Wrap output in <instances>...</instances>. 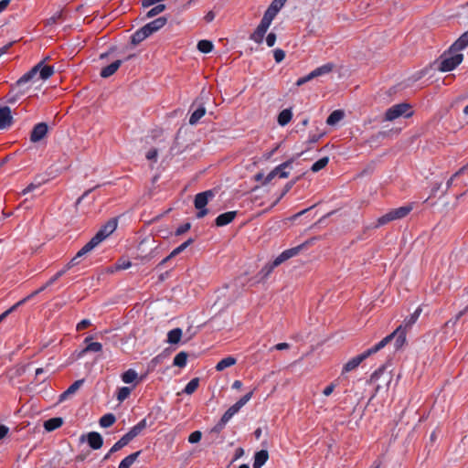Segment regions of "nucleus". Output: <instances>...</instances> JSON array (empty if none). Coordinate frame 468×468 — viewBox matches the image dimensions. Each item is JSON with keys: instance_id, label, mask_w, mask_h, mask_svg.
Segmentation results:
<instances>
[{"instance_id": "c9c22d12", "label": "nucleus", "mask_w": 468, "mask_h": 468, "mask_svg": "<svg viewBox=\"0 0 468 468\" xmlns=\"http://www.w3.org/2000/svg\"><path fill=\"white\" fill-rule=\"evenodd\" d=\"M48 57L41 59L37 64H36L33 68H31V87L37 83V72L38 70L44 66L46 63V59H48Z\"/></svg>"}, {"instance_id": "473e14b6", "label": "nucleus", "mask_w": 468, "mask_h": 468, "mask_svg": "<svg viewBox=\"0 0 468 468\" xmlns=\"http://www.w3.org/2000/svg\"><path fill=\"white\" fill-rule=\"evenodd\" d=\"M182 337V330L180 328H175L168 332L167 342L169 344H177Z\"/></svg>"}, {"instance_id": "3c124183", "label": "nucleus", "mask_w": 468, "mask_h": 468, "mask_svg": "<svg viewBox=\"0 0 468 468\" xmlns=\"http://www.w3.org/2000/svg\"><path fill=\"white\" fill-rule=\"evenodd\" d=\"M202 438V433L199 431H195L188 436V441L190 443H197Z\"/></svg>"}, {"instance_id": "6e6d98bb", "label": "nucleus", "mask_w": 468, "mask_h": 468, "mask_svg": "<svg viewBox=\"0 0 468 468\" xmlns=\"http://www.w3.org/2000/svg\"><path fill=\"white\" fill-rule=\"evenodd\" d=\"M132 266L131 261L126 260H119L116 262V269L117 270H127Z\"/></svg>"}, {"instance_id": "9d476101", "label": "nucleus", "mask_w": 468, "mask_h": 468, "mask_svg": "<svg viewBox=\"0 0 468 468\" xmlns=\"http://www.w3.org/2000/svg\"><path fill=\"white\" fill-rule=\"evenodd\" d=\"M167 23V18L165 16H160L143 27L144 30L147 33L148 37L152 34L157 32L162 27L165 26Z\"/></svg>"}, {"instance_id": "de8ad7c7", "label": "nucleus", "mask_w": 468, "mask_h": 468, "mask_svg": "<svg viewBox=\"0 0 468 468\" xmlns=\"http://www.w3.org/2000/svg\"><path fill=\"white\" fill-rule=\"evenodd\" d=\"M102 350V345L99 342H90L83 349L82 353L86 352H101Z\"/></svg>"}, {"instance_id": "4be33fe9", "label": "nucleus", "mask_w": 468, "mask_h": 468, "mask_svg": "<svg viewBox=\"0 0 468 468\" xmlns=\"http://www.w3.org/2000/svg\"><path fill=\"white\" fill-rule=\"evenodd\" d=\"M333 69H334L333 63H326V64H324V65L316 68L315 69L311 71L309 74L313 80V79L320 77L322 75L330 73L333 70Z\"/></svg>"}, {"instance_id": "bf43d9fd", "label": "nucleus", "mask_w": 468, "mask_h": 468, "mask_svg": "<svg viewBox=\"0 0 468 468\" xmlns=\"http://www.w3.org/2000/svg\"><path fill=\"white\" fill-rule=\"evenodd\" d=\"M227 421H223L221 418L220 420L212 428L211 431L215 433H219L225 428Z\"/></svg>"}, {"instance_id": "69168bd1", "label": "nucleus", "mask_w": 468, "mask_h": 468, "mask_svg": "<svg viewBox=\"0 0 468 468\" xmlns=\"http://www.w3.org/2000/svg\"><path fill=\"white\" fill-rule=\"evenodd\" d=\"M335 388V383H331L330 385H328L327 387L324 388V389L323 390V394L325 397H328V396H330L333 393Z\"/></svg>"}, {"instance_id": "37998d69", "label": "nucleus", "mask_w": 468, "mask_h": 468, "mask_svg": "<svg viewBox=\"0 0 468 468\" xmlns=\"http://www.w3.org/2000/svg\"><path fill=\"white\" fill-rule=\"evenodd\" d=\"M198 385H199V378H192L185 387L184 392L186 394L190 395L197 390V388H198Z\"/></svg>"}, {"instance_id": "13d9d810", "label": "nucleus", "mask_w": 468, "mask_h": 468, "mask_svg": "<svg viewBox=\"0 0 468 468\" xmlns=\"http://www.w3.org/2000/svg\"><path fill=\"white\" fill-rule=\"evenodd\" d=\"M465 170H466V166H463V167H462V168H460L456 173H454V174L451 176V178L447 181V184H446V185H447V188H449V187L452 186V184L453 180H454L457 176H459L460 175L463 174Z\"/></svg>"}, {"instance_id": "09e8293b", "label": "nucleus", "mask_w": 468, "mask_h": 468, "mask_svg": "<svg viewBox=\"0 0 468 468\" xmlns=\"http://www.w3.org/2000/svg\"><path fill=\"white\" fill-rule=\"evenodd\" d=\"M386 370L385 366H381L378 369H377L370 377V382L375 383L378 382L379 378L384 374Z\"/></svg>"}, {"instance_id": "bb28decb", "label": "nucleus", "mask_w": 468, "mask_h": 468, "mask_svg": "<svg viewBox=\"0 0 468 468\" xmlns=\"http://www.w3.org/2000/svg\"><path fill=\"white\" fill-rule=\"evenodd\" d=\"M452 49L462 51L468 46V30L464 32L454 43L451 45Z\"/></svg>"}, {"instance_id": "f03ea898", "label": "nucleus", "mask_w": 468, "mask_h": 468, "mask_svg": "<svg viewBox=\"0 0 468 468\" xmlns=\"http://www.w3.org/2000/svg\"><path fill=\"white\" fill-rule=\"evenodd\" d=\"M463 60V55L450 46L434 62L438 71L448 72L456 69Z\"/></svg>"}, {"instance_id": "aec40b11", "label": "nucleus", "mask_w": 468, "mask_h": 468, "mask_svg": "<svg viewBox=\"0 0 468 468\" xmlns=\"http://www.w3.org/2000/svg\"><path fill=\"white\" fill-rule=\"evenodd\" d=\"M293 163V159H290L278 166H276L273 170L277 174V176L280 178H286L289 176V171L287 169L292 168V165Z\"/></svg>"}, {"instance_id": "a878e982", "label": "nucleus", "mask_w": 468, "mask_h": 468, "mask_svg": "<svg viewBox=\"0 0 468 468\" xmlns=\"http://www.w3.org/2000/svg\"><path fill=\"white\" fill-rule=\"evenodd\" d=\"M141 452H142V451H137V452L126 456L123 460H122L118 468H130L133 464V463L137 460V458L140 456Z\"/></svg>"}, {"instance_id": "c756f323", "label": "nucleus", "mask_w": 468, "mask_h": 468, "mask_svg": "<svg viewBox=\"0 0 468 468\" xmlns=\"http://www.w3.org/2000/svg\"><path fill=\"white\" fill-rule=\"evenodd\" d=\"M148 37L147 33L144 30L143 27L136 30L131 37V43L133 46L138 45L142 41H144L145 38Z\"/></svg>"}, {"instance_id": "7c9ffc66", "label": "nucleus", "mask_w": 468, "mask_h": 468, "mask_svg": "<svg viewBox=\"0 0 468 468\" xmlns=\"http://www.w3.org/2000/svg\"><path fill=\"white\" fill-rule=\"evenodd\" d=\"M292 117V112L290 109L282 110L278 115V123L281 126H285L290 122Z\"/></svg>"}, {"instance_id": "5701e85b", "label": "nucleus", "mask_w": 468, "mask_h": 468, "mask_svg": "<svg viewBox=\"0 0 468 468\" xmlns=\"http://www.w3.org/2000/svg\"><path fill=\"white\" fill-rule=\"evenodd\" d=\"M83 382V379H79L71 384L63 393L60 394L59 401H64L69 396L74 394L82 386Z\"/></svg>"}, {"instance_id": "4c0bfd02", "label": "nucleus", "mask_w": 468, "mask_h": 468, "mask_svg": "<svg viewBox=\"0 0 468 468\" xmlns=\"http://www.w3.org/2000/svg\"><path fill=\"white\" fill-rule=\"evenodd\" d=\"M266 32L267 31L265 29L258 26L254 32L250 35V38L254 42L261 44L263 41Z\"/></svg>"}, {"instance_id": "79ce46f5", "label": "nucleus", "mask_w": 468, "mask_h": 468, "mask_svg": "<svg viewBox=\"0 0 468 468\" xmlns=\"http://www.w3.org/2000/svg\"><path fill=\"white\" fill-rule=\"evenodd\" d=\"M328 163H329L328 156L322 157L318 161H316L315 163L313 164L311 170L314 173H317L320 170H322L323 168H324L328 165Z\"/></svg>"}, {"instance_id": "e2e57ef3", "label": "nucleus", "mask_w": 468, "mask_h": 468, "mask_svg": "<svg viewBox=\"0 0 468 468\" xmlns=\"http://www.w3.org/2000/svg\"><path fill=\"white\" fill-rule=\"evenodd\" d=\"M276 35L272 32L269 33L267 37H266V43L268 45V47H273L275 45V42H276Z\"/></svg>"}, {"instance_id": "864d4df0", "label": "nucleus", "mask_w": 468, "mask_h": 468, "mask_svg": "<svg viewBox=\"0 0 468 468\" xmlns=\"http://www.w3.org/2000/svg\"><path fill=\"white\" fill-rule=\"evenodd\" d=\"M190 228L191 224L189 222L184 223L176 229L175 234L176 236H180L188 231Z\"/></svg>"}, {"instance_id": "338daca9", "label": "nucleus", "mask_w": 468, "mask_h": 468, "mask_svg": "<svg viewBox=\"0 0 468 468\" xmlns=\"http://www.w3.org/2000/svg\"><path fill=\"white\" fill-rule=\"evenodd\" d=\"M156 157H157V150L153 148V149H150L147 153H146V158L148 160H153V161H156Z\"/></svg>"}, {"instance_id": "0e129e2a", "label": "nucleus", "mask_w": 468, "mask_h": 468, "mask_svg": "<svg viewBox=\"0 0 468 468\" xmlns=\"http://www.w3.org/2000/svg\"><path fill=\"white\" fill-rule=\"evenodd\" d=\"M277 266H274V261L271 262V263H269L267 265H265L261 271L264 272L265 276H268L272 271L274 268H276Z\"/></svg>"}, {"instance_id": "5fc2aeb1", "label": "nucleus", "mask_w": 468, "mask_h": 468, "mask_svg": "<svg viewBox=\"0 0 468 468\" xmlns=\"http://www.w3.org/2000/svg\"><path fill=\"white\" fill-rule=\"evenodd\" d=\"M273 58L277 63H280L284 59L285 52L281 48H277L273 51Z\"/></svg>"}, {"instance_id": "4d7b16f0", "label": "nucleus", "mask_w": 468, "mask_h": 468, "mask_svg": "<svg viewBox=\"0 0 468 468\" xmlns=\"http://www.w3.org/2000/svg\"><path fill=\"white\" fill-rule=\"evenodd\" d=\"M44 373H45V372H44L43 368H37V369L36 370V377H35V378H36V380H37L39 383H45V381H46V380H47V378H48V375H46V374L42 377V375H43Z\"/></svg>"}, {"instance_id": "a19ab883", "label": "nucleus", "mask_w": 468, "mask_h": 468, "mask_svg": "<svg viewBox=\"0 0 468 468\" xmlns=\"http://www.w3.org/2000/svg\"><path fill=\"white\" fill-rule=\"evenodd\" d=\"M213 48V43L207 39L200 40L197 43V49L205 54L211 52Z\"/></svg>"}, {"instance_id": "f257e3e1", "label": "nucleus", "mask_w": 468, "mask_h": 468, "mask_svg": "<svg viewBox=\"0 0 468 468\" xmlns=\"http://www.w3.org/2000/svg\"><path fill=\"white\" fill-rule=\"evenodd\" d=\"M392 339H395L396 349H399L405 345V332L403 331L402 327H397V329L393 333L384 337L381 341L373 346L371 348H368L362 354L347 361L343 367L342 373L350 372L356 369L366 358L381 350Z\"/></svg>"}, {"instance_id": "4468645a", "label": "nucleus", "mask_w": 468, "mask_h": 468, "mask_svg": "<svg viewBox=\"0 0 468 468\" xmlns=\"http://www.w3.org/2000/svg\"><path fill=\"white\" fill-rule=\"evenodd\" d=\"M13 123L11 110L7 106L0 107V129H7Z\"/></svg>"}, {"instance_id": "72a5a7b5", "label": "nucleus", "mask_w": 468, "mask_h": 468, "mask_svg": "<svg viewBox=\"0 0 468 468\" xmlns=\"http://www.w3.org/2000/svg\"><path fill=\"white\" fill-rule=\"evenodd\" d=\"M344 118V112L341 110H335L327 117L326 123L328 125H335Z\"/></svg>"}, {"instance_id": "49530a36", "label": "nucleus", "mask_w": 468, "mask_h": 468, "mask_svg": "<svg viewBox=\"0 0 468 468\" xmlns=\"http://www.w3.org/2000/svg\"><path fill=\"white\" fill-rule=\"evenodd\" d=\"M132 388L129 387H122L118 389L117 399L120 402L125 400L131 394Z\"/></svg>"}, {"instance_id": "6e6552de", "label": "nucleus", "mask_w": 468, "mask_h": 468, "mask_svg": "<svg viewBox=\"0 0 468 468\" xmlns=\"http://www.w3.org/2000/svg\"><path fill=\"white\" fill-rule=\"evenodd\" d=\"M253 392L250 391L240 398L234 405L229 407L222 415L223 421L229 422L231 418L251 399Z\"/></svg>"}, {"instance_id": "9b49d317", "label": "nucleus", "mask_w": 468, "mask_h": 468, "mask_svg": "<svg viewBox=\"0 0 468 468\" xmlns=\"http://www.w3.org/2000/svg\"><path fill=\"white\" fill-rule=\"evenodd\" d=\"M27 80H29V71L26 72L11 88V90L8 94L10 101H15L18 99V95L22 92L21 87L23 84L27 83Z\"/></svg>"}, {"instance_id": "b1692460", "label": "nucleus", "mask_w": 468, "mask_h": 468, "mask_svg": "<svg viewBox=\"0 0 468 468\" xmlns=\"http://www.w3.org/2000/svg\"><path fill=\"white\" fill-rule=\"evenodd\" d=\"M63 422V419L60 417L51 418L44 422V428L47 431H53L60 428Z\"/></svg>"}, {"instance_id": "412c9836", "label": "nucleus", "mask_w": 468, "mask_h": 468, "mask_svg": "<svg viewBox=\"0 0 468 468\" xmlns=\"http://www.w3.org/2000/svg\"><path fill=\"white\" fill-rule=\"evenodd\" d=\"M269 459V453L266 450H261L254 455L253 468H261Z\"/></svg>"}, {"instance_id": "c85d7f7f", "label": "nucleus", "mask_w": 468, "mask_h": 468, "mask_svg": "<svg viewBox=\"0 0 468 468\" xmlns=\"http://www.w3.org/2000/svg\"><path fill=\"white\" fill-rule=\"evenodd\" d=\"M27 297H25L21 301L15 303L13 306H11L9 309L5 311L3 314H0V323L4 321L8 315L13 314L18 311V309L27 302Z\"/></svg>"}, {"instance_id": "2eb2a0df", "label": "nucleus", "mask_w": 468, "mask_h": 468, "mask_svg": "<svg viewBox=\"0 0 468 468\" xmlns=\"http://www.w3.org/2000/svg\"><path fill=\"white\" fill-rule=\"evenodd\" d=\"M153 422L147 423V419L144 418L140 420L136 425L130 429V431L125 433V435L129 438L130 441H133L135 437H137L147 426H151Z\"/></svg>"}, {"instance_id": "774afa93", "label": "nucleus", "mask_w": 468, "mask_h": 468, "mask_svg": "<svg viewBox=\"0 0 468 468\" xmlns=\"http://www.w3.org/2000/svg\"><path fill=\"white\" fill-rule=\"evenodd\" d=\"M272 21L265 18V17H262L261 20V23L259 24V27L265 29L266 31L268 30V28L270 27Z\"/></svg>"}, {"instance_id": "1a4fd4ad", "label": "nucleus", "mask_w": 468, "mask_h": 468, "mask_svg": "<svg viewBox=\"0 0 468 468\" xmlns=\"http://www.w3.org/2000/svg\"><path fill=\"white\" fill-rule=\"evenodd\" d=\"M116 228H117L116 219H111L99 229V231L92 237V239L98 244H100L107 237H109L116 229Z\"/></svg>"}, {"instance_id": "20e7f679", "label": "nucleus", "mask_w": 468, "mask_h": 468, "mask_svg": "<svg viewBox=\"0 0 468 468\" xmlns=\"http://www.w3.org/2000/svg\"><path fill=\"white\" fill-rule=\"evenodd\" d=\"M410 109V104L406 102L395 104L386 111L384 119L385 121L391 122L399 118L400 116L409 118L413 114V112H411Z\"/></svg>"}, {"instance_id": "a211bd4d", "label": "nucleus", "mask_w": 468, "mask_h": 468, "mask_svg": "<svg viewBox=\"0 0 468 468\" xmlns=\"http://www.w3.org/2000/svg\"><path fill=\"white\" fill-rule=\"evenodd\" d=\"M421 312L422 309L420 307H418L414 311V313L411 314L410 316L406 317L403 321V324L399 326L402 327L403 331L405 332V335H407V328H410L412 324H414L417 322Z\"/></svg>"}, {"instance_id": "e433bc0d", "label": "nucleus", "mask_w": 468, "mask_h": 468, "mask_svg": "<svg viewBox=\"0 0 468 468\" xmlns=\"http://www.w3.org/2000/svg\"><path fill=\"white\" fill-rule=\"evenodd\" d=\"M188 355L186 352H179L174 358L173 365L178 367H184L186 365Z\"/></svg>"}, {"instance_id": "ddd939ff", "label": "nucleus", "mask_w": 468, "mask_h": 468, "mask_svg": "<svg viewBox=\"0 0 468 468\" xmlns=\"http://www.w3.org/2000/svg\"><path fill=\"white\" fill-rule=\"evenodd\" d=\"M302 248H303V245H300V246H297V247H294V248H291V249L285 250L277 258H275V260H274V266H279L280 264H282L285 261H287V260L296 256L299 253V251L301 250Z\"/></svg>"}, {"instance_id": "6ab92c4d", "label": "nucleus", "mask_w": 468, "mask_h": 468, "mask_svg": "<svg viewBox=\"0 0 468 468\" xmlns=\"http://www.w3.org/2000/svg\"><path fill=\"white\" fill-rule=\"evenodd\" d=\"M122 63V60L117 59V60L113 61L112 63H111L110 65L102 68L101 70L100 76L104 79L112 76L118 70V69L121 67Z\"/></svg>"}, {"instance_id": "680f3d73", "label": "nucleus", "mask_w": 468, "mask_h": 468, "mask_svg": "<svg viewBox=\"0 0 468 468\" xmlns=\"http://www.w3.org/2000/svg\"><path fill=\"white\" fill-rule=\"evenodd\" d=\"M286 1L287 0H273L270 5L279 12Z\"/></svg>"}, {"instance_id": "f704fd0d", "label": "nucleus", "mask_w": 468, "mask_h": 468, "mask_svg": "<svg viewBox=\"0 0 468 468\" xmlns=\"http://www.w3.org/2000/svg\"><path fill=\"white\" fill-rule=\"evenodd\" d=\"M116 421V418L115 416L112 414V413H107V414H104L101 419H100V425L102 427V428H109L111 427L112 425L114 424V422Z\"/></svg>"}, {"instance_id": "7ed1b4c3", "label": "nucleus", "mask_w": 468, "mask_h": 468, "mask_svg": "<svg viewBox=\"0 0 468 468\" xmlns=\"http://www.w3.org/2000/svg\"><path fill=\"white\" fill-rule=\"evenodd\" d=\"M413 209L412 205H406L397 208L390 209L383 216L378 218L375 228H379L391 221L406 218Z\"/></svg>"}, {"instance_id": "603ef678", "label": "nucleus", "mask_w": 468, "mask_h": 468, "mask_svg": "<svg viewBox=\"0 0 468 468\" xmlns=\"http://www.w3.org/2000/svg\"><path fill=\"white\" fill-rule=\"evenodd\" d=\"M278 14V11H276L274 9V7H271V5H269V7L267 8V10L265 11L264 15H263V17L272 21L275 16H277Z\"/></svg>"}, {"instance_id": "f3484780", "label": "nucleus", "mask_w": 468, "mask_h": 468, "mask_svg": "<svg viewBox=\"0 0 468 468\" xmlns=\"http://www.w3.org/2000/svg\"><path fill=\"white\" fill-rule=\"evenodd\" d=\"M236 216H237V211H228V212L222 213L217 217V218L215 220V224L218 227L226 226V225L229 224L230 222H232L234 220V218H236Z\"/></svg>"}, {"instance_id": "ea45409f", "label": "nucleus", "mask_w": 468, "mask_h": 468, "mask_svg": "<svg viewBox=\"0 0 468 468\" xmlns=\"http://www.w3.org/2000/svg\"><path fill=\"white\" fill-rule=\"evenodd\" d=\"M131 441L124 434L118 441H116L112 447L110 449V453L116 452L126 446Z\"/></svg>"}, {"instance_id": "423d86ee", "label": "nucleus", "mask_w": 468, "mask_h": 468, "mask_svg": "<svg viewBox=\"0 0 468 468\" xmlns=\"http://www.w3.org/2000/svg\"><path fill=\"white\" fill-rule=\"evenodd\" d=\"M213 197L214 194L212 190H207L196 195L194 204L195 207L198 209V212L197 214V217L198 218H202L207 214L208 210L206 208V206L208 203V199Z\"/></svg>"}, {"instance_id": "052dcab7", "label": "nucleus", "mask_w": 468, "mask_h": 468, "mask_svg": "<svg viewBox=\"0 0 468 468\" xmlns=\"http://www.w3.org/2000/svg\"><path fill=\"white\" fill-rule=\"evenodd\" d=\"M90 325V321L88 319H83L80 323H78L76 328L78 331H82Z\"/></svg>"}, {"instance_id": "dca6fc26", "label": "nucleus", "mask_w": 468, "mask_h": 468, "mask_svg": "<svg viewBox=\"0 0 468 468\" xmlns=\"http://www.w3.org/2000/svg\"><path fill=\"white\" fill-rule=\"evenodd\" d=\"M89 446L93 450H99L103 445V439L99 432L90 431L87 434Z\"/></svg>"}, {"instance_id": "39448f33", "label": "nucleus", "mask_w": 468, "mask_h": 468, "mask_svg": "<svg viewBox=\"0 0 468 468\" xmlns=\"http://www.w3.org/2000/svg\"><path fill=\"white\" fill-rule=\"evenodd\" d=\"M84 255H86V254L84 252H82L81 250H80L77 252V254L75 255V257L67 264V266L64 269H62L59 271H58L52 278H50L45 283V285L41 286L40 288H38L37 290H36L34 292H31V298L34 297L35 295L38 294L42 291H44L48 286H49L52 283H54L58 278H60L72 266L77 265L80 262L79 259L81 258Z\"/></svg>"}, {"instance_id": "f8f14e48", "label": "nucleus", "mask_w": 468, "mask_h": 468, "mask_svg": "<svg viewBox=\"0 0 468 468\" xmlns=\"http://www.w3.org/2000/svg\"><path fill=\"white\" fill-rule=\"evenodd\" d=\"M54 74V67L45 64L37 72V83H36L35 90H40L42 86V82L40 80L45 81L49 79Z\"/></svg>"}, {"instance_id": "2f4dec72", "label": "nucleus", "mask_w": 468, "mask_h": 468, "mask_svg": "<svg viewBox=\"0 0 468 468\" xmlns=\"http://www.w3.org/2000/svg\"><path fill=\"white\" fill-rule=\"evenodd\" d=\"M237 362L236 358L233 357V356H227L223 359H221L217 365H216V369L218 371H222L224 369H226L227 367H229L233 365H235Z\"/></svg>"}, {"instance_id": "58836bf2", "label": "nucleus", "mask_w": 468, "mask_h": 468, "mask_svg": "<svg viewBox=\"0 0 468 468\" xmlns=\"http://www.w3.org/2000/svg\"><path fill=\"white\" fill-rule=\"evenodd\" d=\"M137 378H138L137 372L132 368L126 370L122 375V380L126 384L133 383L134 380L137 379Z\"/></svg>"}, {"instance_id": "c03bdc74", "label": "nucleus", "mask_w": 468, "mask_h": 468, "mask_svg": "<svg viewBox=\"0 0 468 468\" xmlns=\"http://www.w3.org/2000/svg\"><path fill=\"white\" fill-rule=\"evenodd\" d=\"M194 242V239L192 238H189L187 240L183 242L181 245L174 249L170 252V257H176V255L180 254L182 251H184L189 245H191Z\"/></svg>"}, {"instance_id": "8fccbe9b", "label": "nucleus", "mask_w": 468, "mask_h": 468, "mask_svg": "<svg viewBox=\"0 0 468 468\" xmlns=\"http://www.w3.org/2000/svg\"><path fill=\"white\" fill-rule=\"evenodd\" d=\"M98 245L99 244L91 238V239L89 242H87L80 250H82V252L87 254Z\"/></svg>"}, {"instance_id": "0eeeda50", "label": "nucleus", "mask_w": 468, "mask_h": 468, "mask_svg": "<svg viewBox=\"0 0 468 468\" xmlns=\"http://www.w3.org/2000/svg\"><path fill=\"white\" fill-rule=\"evenodd\" d=\"M50 127L47 122H38L31 130V144H46V138L49 133Z\"/></svg>"}, {"instance_id": "cd10ccee", "label": "nucleus", "mask_w": 468, "mask_h": 468, "mask_svg": "<svg viewBox=\"0 0 468 468\" xmlns=\"http://www.w3.org/2000/svg\"><path fill=\"white\" fill-rule=\"evenodd\" d=\"M27 297H25L21 301L15 303L13 306H11L9 309L5 311L3 314H0V323L4 321L8 315L13 314L18 311V309L27 302Z\"/></svg>"}, {"instance_id": "a18cd8bd", "label": "nucleus", "mask_w": 468, "mask_h": 468, "mask_svg": "<svg viewBox=\"0 0 468 468\" xmlns=\"http://www.w3.org/2000/svg\"><path fill=\"white\" fill-rule=\"evenodd\" d=\"M165 10V5L164 4H158L156 5L155 6H154L153 8H151L145 15V17L146 18H151V17H154L157 15H159L160 13H162L163 11Z\"/></svg>"}, {"instance_id": "393cba45", "label": "nucleus", "mask_w": 468, "mask_h": 468, "mask_svg": "<svg viewBox=\"0 0 468 468\" xmlns=\"http://www.w3.org/2000/svg\"><path fill=\"white\" fill-rule=\"evenodd\" d=\"M206 114V108L204 105H199L190 115L189 123L191 125L197 124L199 120Z\"/></svg>"}]
</instances>
